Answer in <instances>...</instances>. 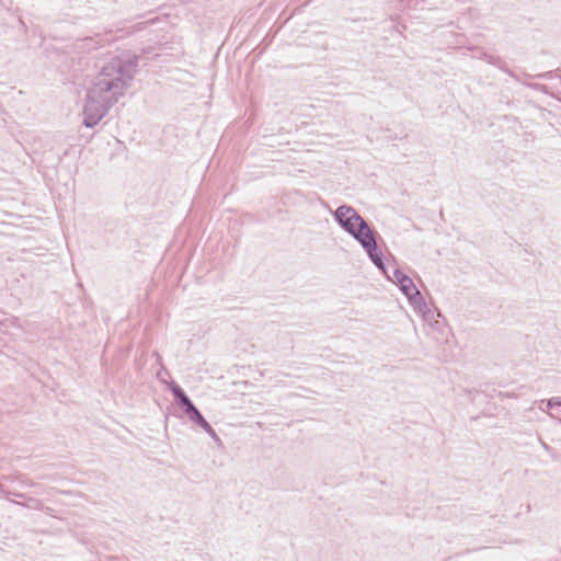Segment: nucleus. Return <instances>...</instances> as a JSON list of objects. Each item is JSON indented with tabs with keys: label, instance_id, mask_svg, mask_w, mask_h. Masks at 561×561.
Listing matches in <instances>:
<instances>
[{
	"label": "nucleus",
	"instance_id": "nucleus-10",
	"mask_svg": "<svg viewBox=\"0 0 561 561\" xmlns=\"http://www.w3.org/2000/svg\"><path fill=\"white\" fill-rule=\"evenodd\" d=\"M541 403H545L548 409L561 407V397H553L548 399L547 401H542Z\"/></svg>",
	"mask_w": 561,
	"mask_h": 561
},
{
	"label": "nucleus",
	"instance_id": "nucleus-13",
	"mask_svg": "<svg viewBox=\"0 0 561 561\" xmlns=\"http://www.w3.org/2000/svg\"><path fill=\"white\" fill-rule=\"evenodd\" d=\"M14 495H15V496H18V497H21V499H24V497H25V495H24V494H22V493H14Z\"/></svg>",
	"mask_w": 561,
	"mask_h": 561
},
{
	"label": "nucleus",
	"instance_id": "nucleus-4",
	"mask_svg": "<svg viewBox=\"0 0 561 561\" xmlns=\"http://www.w3.org/2000/svg\"><path fill=\"white\" fill-rule=\"evenodd\" d=\"M171 391L176 402L183 408L184 413L188 412L192 410V408L195 407L180 386L173 385L171 387Z\"/></svg>",
	"mask_w": 561,
	"mask_h": 561
},
{
	"label": "nucleus",
	"instance_id": "nucleus-2",
	"mask_svg": "<svg viewBox=\"0 0 561 561\" xmlns=\"http://www.w3.org/2000/svg\"><path fill=\"white\" fill-rule=\"evenodd\" d=\"M333 217L340 227L363 247L370 261L385 272L382 252L377 244L378 233L356 209L350 205H341L333 211Z\"/></svg>",
	"mask_w": 561,
	"mask_h": 561
},
{
	"label": "nucleus",
	"instance_id": "nucleus-8",
	"mask_svg": "<svg viewBox=\"0 0 561 561\" xmlns=\"http://www.w3.org/2000/svg\"><path fill=\"white\" fill-rule=\"evenodd\" d=\"M400 286V289L401 291L407 296L409 297L410 295H413L417 288L416 286L414 285L413 280L411 277H405L401 280V283L399 284Z\"/></svg>",
	"mask_w": 561,
	"mask_h": 561
},
{
	"label": "nucleus",
	"instance_id": "nucleus-9",
	"mask_svg": "<svg viewBox=\"0 0 561 561\" xmlns=\"http://www.w3.org/2000/svg\"><path fill=\"white\" fill-rule=\"evenodd\" d=\"M388 277H389V279H391L392 282H394L399 285L403 278L408 277V275L404 274L399 268H396L392 273V276H388Z\"/></svg>",
	"mask_w": 561,
	"mask_h": 561
},
{
	"label": "nucleus",
	"instance_id": "nucleus-6",
	"mask_svg": "<svg viewBox=\"0 0 561 561\" xmlns=\"http://www.w3.org/2000/svg\"><path fill=\"white\" fill-rule=\"evenodd\" d=\"M77 47L87 51H92L100 47V41L94 37H85L78 41Z\"/></svg>",
	"mask_w": 561,
	"mask_h": 561
},
{
	"label": "nucleus",
	"instance_id": "nucleus-5",
	"mask_svg": "<svg viewBox=\"0 0 561 561\" xmlns=\"http://www.w3.org/2000/svg\"><path fill=\"white\" fill-rule=\"evenodd\" d=\"M185 414L193 423L197 424L203 430L208 427L209 423L205 420V417L201 414L196 407L192 408V410H190Z\"/></svg>",
	"mask_w": 561,
	"mask_h": 561
},
{
	"label": "nucleus",
	"instance_id": "nucleus-12",
	"mask_svg": "<svg viewBox=\"0 0 561 561\" xmlns=\"http://www.w3.org/2000/svg\"><path fill=\"white\" fill-rule=\"evenodd\" d=\"M22 483H23V485H26V486H33L34 485L33 481H31V480H23Z\"/></svg>",
	"mask_w": 561,
	"mask_h": 561
},
{
	"label": "nucleus",
	"instance_id": "nucleus-3",
	"mask_svg": "<svg viewBox=\"0 0 561 561\" xmlns=\"http://www.w3.org/2000/svg\"><path fill=\"white\" fill-rule=\"evenodd\" d=\"M407 298L410 305L422 314L425 321L430 322L433 319L434 312L428 308L419 289Z\"/></svg>",
	"mask_w": 561,
	"mask_h": 561
},
{
	"label": "nucleus",
	"instance_id": "nucleus-7",
	"mask_svg": "<svg viewBox=\"0 0 561 561\" xmlns=\"http://www.w3.org/2000/svg\"><path fill=\"white\" fill-rule=\"evenodd\" d=\"M15 503L20 504L22 506H25L27 508H32V510H38V511L45 510L47 514H50V512H51V510L49 507H45L43 502L35 497H28V499H26V501L24 503H18V502H15Z\"/></svg>",
	"mask_w": 561,
	"mask_h": 561
},
{
	"label": "nucleus",
	"instance_id": "nucleus-1",
	"mask_svg": "<svg viewBox=\"0 0 561 561\" xmlns=\"http://www.w3.org/2000/svg\"><path fill=\"white\" fill-rule=\"evenodd\" d=\"M96 67L83 106L82 124L88 128L96 126L130 87L138 69V56L111 54Z\"/></svg>",
	"mask_w": 561,
	"mask_h": 561
},
{
	"label": "nucleus",
	"instance_id": "nucleus-11",
	"mask_svg": "<svg viewBox=\"0 0 561 561\" xmlns=\"http://www.w3.org/2000/svg\"><path fill=\"white\" fill-rule=\"evenodd\" d=\"M216 443L220 444L221 440L219 438V436L217 435V433L215 432V430L210 426V424L208 425V427H206L204 430Z\"/></svg>",
	"mask_w": 561,
	"mask_h": 561
}]
</instances>
